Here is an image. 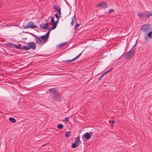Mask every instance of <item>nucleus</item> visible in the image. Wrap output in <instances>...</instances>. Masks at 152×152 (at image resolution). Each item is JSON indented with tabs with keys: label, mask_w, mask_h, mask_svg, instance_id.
Listing matches in <instances>:
<instances>
[{
	"label": "nucleus",
	"mask_w": 152,
	"mask_h": 152,
	"mask_svg": "<svg viewBox=\"0 0 152 152\" xmlns=\"http://www.w3.org/2000/svg\"><path fill=\"white\" fill-rule=\"evenodd\" d=\"M50 96L55 102H58L61 100V96L60 93L55 88L49 89Z\"/></svg>",
	"instance_id": "nucleus-1"
},
{
	"label": "nucleus",
	"mask_w": 152,
	"mask_h": 152,
	"mask_svg": "<svg viewBox=\"0 0 152 152\" xmlns=\"http://www.w3.org/2000/svg\"><path fill=\"white\" fill-rule=\"evenodd\" d=\"M34 36L35 37V41L36 43L40 44L42 43V44L46 42L48 40V38H47L44 35L39 37L34 35Z\"/></svg>",
	"instance_id": "nucleus-2"
},
{
	"label": "nucleus",
	"mask_w": 152,
	"mask_h": 152,
	"mask_svg": "<svg viewBox=\"0 0 152 152\" xmlns=\"http://www.w3.org/2000/svg\"><path fill=\"white\" fill-rule=\"evenodd\" d=\"M151 16H152L151 11H146L142 12H139L138 14V16L140 19H147L149 18Z\"/></svg>",
	"instance_id": "nucleus-3"
},
{
	"label": "nucleus",
	"mask_w": 152,
	"mask_h": 152,
	"mask_svg": "<svg viewBox=\"0 0 152 152\" xmlns=\"http://www.w3.org/2000/svg\"><path fill=\"white\" fill-rule=\"evenodd\" d=\"M140 29L143 32L147 33L152 28L150 27L149 24H146L142 26Z\"/></svg>",
	"instance_id": "nucleus-4"
},
{
	"label": "nucleus",
	"mask_w": 152,
	"mask_h": 152,
	"mask_svg": "<svg viewBox=\"0 0 152 152\" xmlns=\"http://www.w3.org/2000/svg\"><path fill=\"white\" fill-rule=\"evenodd\" d=\"M80 137L78 136L75 139L74 143H72L71 147L72 148H75L77 147L80 144Z\"/></svg>",
	"instance_id": "nucleus-5"
},
{
	"label": "nucleus",
	"mask_w": 152,
	"mask_h": 152,
	"mask_svg": "<svg viewBox=\"0 0 152 152\" xmlns=\"http://www.w3.org/2000/svg\"><path fill=\"white\" fill-rule=\"evenodd\" d=\"M130 51L128 52L127 56H125V58L126 59H128L132 57L135 52L134 48H132Z\"/></svg>",
	"instance_id": "nucleus-6"
},
{
	"label": "nucleus",
	"mask_w": 152,
	"mask_h": 152,
	"mask_svg": "<svg viewBox=\"0 0 152 152\" xmlns=\"http://www.w3.org/2000/svg\"><path fill=\"white\" fill-rule=\"evenodd\" d=\"M37 26L34 24L33 22H29L27 25L26 26H24L23 27L24 29H27L28 28H36Z\"/></svg>",
	"instance_id": "nucleus-7"
},
{
	"label": "nucleus",
	"mask_w": 152,
	"mask_h": 152,
	"mask_svg": "<svg viewBox=\"0 0 152 152\" xmlns=\"http://www.w3.org/2000/svg\"><path fill=\"white\" fill-rule=\"evenodd\" d=\"M50 22L52 26V27L50 28V30H54L56 28L58 20L55 22L54 20V18L52 17L50 20Z\"/></svg>",
	"instance_id": "nucleus-8"
},
{
	"label": "nucleus",
	"mask_w": 152,
	"mask_h": 152,
	"mask_svg": "<svg viewBox=\"0 0 152 152\" xmlns=\"http://www.w3.org/2000/svg\"><path fill=\"white\" fill-rule=\"evenodd\" d=\"M96 6L99 7H101L104 9L107 8V3L103 1L101 2L96 5Z\"/></svg>",
	"instance_id": "nucleus-9"
},
{
	"label": "nucleus",
	"mask_w": 152,
	"mask_h": 152,
	"mask_svg": "<svg viewBox=\"0 0 152 152\" xmlns=\"http://www.w3.org/2000/svg\"><path fill=\"white\" fill-rule=\"evenodd\" d=\"M27 45L28 46L29 50L31 48L33 50L36 49V45L35 43L34 42H30Z\"/></svg>",
	"instance_id": "nucleus-10"
},
{
	"label": "nucleus",
	"mask_w": 152,
	"mask_h": 152,
	"mask_svg": "<svg viewBox=\"0 0 152 152\" xmlns=\"http://www.w3.org/2000/svg\"><path fill=\"white\" fill-rule=\"evenodd\" d=\"M53 7L54 9L56 10L57 12H58L59 15L61 14V8L59 6H58V5H54Z\"/></svg>",
	"instance_id": "nucleus-11"
},
{
	"label": "nucleus",
	"mask_w": 152,
	"mask_h": 152,
	"mask_svg": "<svg viewBox=\"0 0 152 152\" xmlns=\"http://www.w3.org/2000/svg\"><path fill=\"white\" fill-rule=\"evenodd\" d=\"M40 27L42 29H47L48 28L47 23H42L41 24L39 25Z\"/></svg>",
	"instance_id": "nucleus-12"
},
{
	"label": "nucleus",
	"mask_w": 152,
	"mask_h": 152,
	"mask_svg": "<svg viewBox=\"0 0 152 152\" xmlns=\"http://www.w3.org/2000/svg\"><path fill=\"white\" fill-rule=\"evenodd\" d=\"M84 137H85V138L87 140L89 139L91 137V135L90 133L88 132L86 133L85 134L83 135Z\"/></svg>",
	"instance_id": "nucleus-13"
},
{
	"label": "nucleus",
	"mask_w": 152,
	"mask_h": 152,
	"mask_svg": "<svg viewBox=\"0 0 152 152\" xmlns=\"http://www.w3.org/2000/svg\"><path fill=\"white\" fill-rule=\"evenodd\" d=\"M15 45V44L13 43H8L6 44L5 45L7 47H9L13 48H14Z\"/></svg>",
	"instance_id": "nucleus-14"
},
{
	"label": "nucleus",
	"mask_w": 152,
	"mask_h": 152,
	"mask_svg": "<svg viewBox=\"0 0 152 152\" xmlns=\"http://www.w3.org/2000/svg\"><path fill=\"white\" fill-rule=\"evenodd\" d=\"M76 19V16L74 15L72 17V21L71 23L70 24L71 26H73L74 25V22L75 21Z\"/></svg>",
	"instance_id": "nucleus-15"
},
{
	"label": "nucleus",
	"mask_w": 152,
	"mask_h": 152,
	"mask_svg": "<svg viewBox=\"0 0 152 152\" xmlns=\"http://www.w3.org/2000/svg\"><path fill=\"white\" fill-rule=\"evenodd\" d=\"M148 36L150 39L152 38V28L148 32Z\"/></svg>",
	"instance_id": "nucleus-16"
},
{
	"label": "nucleus",
	"mask_w": 152,
	"mask_h": 152,
	"mask_svg": "<svg viewBox=\"0 0 152 152\" xmlns=\"http://www.w3.org/2000/svg\"><path fill=\"white\" fill-rule=\"evenodd\" d=\"M21 49L23 50H28V46L27 45V46H23L21 47Z\"/></svg>",
	"instance_id": "nucleus-17"
},
{
	"label": "nucleus",
	"mask_w": 152,
	"mask_h": 152,
	"mask_svg": "<svg viewBox=\"0 0 152 152\" xmlns=\"http://www.w3.org/2000/svg\"><path fill=\"white\" fill-rule=\"evenodd\" d=\"M22 46L20 44L18 45H15V48H17L20 49H21Z\"/></svg>",
	"instance_id": "nucleus-18"
},
{
	"label": "nucleus",
	"mask_w": 152,
	"mask_h": 152,
	"mask_svg": "<svg viewBox=\"0 0 152 152\" xmlns=\"http://www.w3.org/2000/svg\"><path fill=\"white\" fill-rule=\"evenodd\" d=\"M9 120L11 122L14 123L15 122L16 120H15L13 118L10 117L9 118Z\"/></svg>",
	"instance_id": "nucleus-19"
},
{
	"label": "nucleus",
	"mask_w": 152,
	"mask_h": 152,
	"mask_svg": "<svg viewBox=\"0 0 152 152\" xmlns=\"http://www.w3.org/2000/svg\"><path fill=\"white\" fill-rule=\"evenodd\" d=\"M71 131L67 132H66L65 136L67 137H69L71 135L70 134Z\"/></svg>",
	"instance_id": "nucleus-20"
},
{
	"label": "nucleus",
	"mask_w": 152,
	"mask_h": 152,
	"mask_svg": "<svg viewBox=\"0 0 152 152\" xmlns=\"http://www.w3.org/2000/svg\"><path fill=\"white\" fill-rule=\"evenodd\" d=\"M113 68H110L109 69H108V70H106V71H105L103 73H104V75H106V74H107L108 72H110L111 71V70L113 69Z\"/></svg>",
	"instance_id": "nucleus-21"
},
{
	"label": "nucleus",
	"mask_w": 152,
	"mask_h": 152,
	"mask_svg": "<svg viewBox=\"0 0 152 152\" xmlns=\"http://www.w3.org/2000/svg\"><path fill=\"white\" fill-rule=\"evenodd\" d=\"M51 30H50V28L49 29V30L48 32L44 35L48 39V38L49 37V34H50V31Z\"/></svg>",
	"instance_id": "nucleus-22"
},
{
	"label": "nucleus",
	"mask_w": 152,
	"mask_h": 152,
	"mask_svg": "<svg viewBox=\"0 0 152 152\" xmlns=\"http://www.w3.org/2000/svg\"><path fill=\"white\" fill-rule=\"evenodd\" d=\"M64 126L63 124H58L57 126V127L59 129H62L63 127Z\"/></svg>",
	"instance_id": "nucleus-23"
},
{
	"label": "nucleus",
	"mask_w": 152,
	"mask_h": 152,
	"mask_svg": "<svg viewBox=\"0 0 152 152\" xmlns=\"http://www.w3.org/2000/svg\"><path fill=\"white\" fill-rule=\"evenodd\" d=\"M104 73H103L100 76V77L98 78V81H100V80H101L102 78H103L104 76Z\"/></svg>",
	"instance_id": "nucleus-24"
},
{
	"label": "nucleus",
	"mask_w": 152,
	"mask_h": 152,
	"mask_svg": "<svg viewBox=\"0 0 152 152\" xmlns=\"http://www.w3.org/2000/svg\"><path fill=\"white\" fill-rule=\"evenodd\" d=\"M55 15L56 17L58 19V20L60 18V16L59 15L58 13H55Z\"/></svg>",
	"instance_id": "nucleus-25"
},
{
	"label": "nucleus",
	"mask_w": 152,
	"mask_h": 152,
	"mask_svg": "<svg viewBox=\"0 0 152 152\" xmlns=\"http://www.w3.org/2000/svg\"><path fill=\"white\" fill-rule=\"evenodd\" d=\"M80 26V24H77L76 25H75L74 26V29H76L79 26Z\"/></svg>",
	"instance_id": "nucleus-26"
},
{
	"label": "nucleus",
	"mask_w": 152,
	"mask_h": 152,
	"mask_svg": "<svg viewBox=\"0 0 152 152\" xmlns=\"http://www.w3.org/2000/svg\"><path fill=\"white\" fill-rule=\"evenodd\" d=\"M63 46V45H62V43H61L59 44L56 47L57 48H59Z\"/></svg>",
	"instance_id": "nucleus-27"
},
{
	"label": "nucleus",
	"mask_w": 152,
	"mask_h": 152,
	"mask_svg": "<svg viewBox=\"0 0 152 152\" xmlns=\"http://www.w3.org/2000/svg\"><path fill=\"white\" fill-rule=\"evenodd\" d=\"M72 60H73V59H71V60H65V61H64L65 62H69V63H71V62L72 61H73Z\"/></svg>",
	"instance_id": "nucleus-28"
},
{
	"label": "nucleus",
	"mask_w": 152,
	"mask_h": 152,
	"mask_svg": "<svg viewBox=\"0 0 152 152\" xmlns=\"http://www.w3.org/2000/svg\"><path fill=\"white\" fill-rule=\"evenodd\" d=\"M64 120L66 122H68L69 121V118L68 117H66Z\"/></svg>",
	"instance_id": "nucleus-29"
},
{
	"label": "nucleus",
	"mask_w": 152,
	"mask_h": 152,
	"mask_svg": "<svg viewBox=\"0 0 152 152\" xmlns=\"http://www.w3.org/2000/svg\"><path fill=\"white\" fill-rule=\"evenodd\" d=\"M114 10L113 9H110L109 10V14H110V13H112V12H113L114 11Z\"/></svg>",
	"instance_id": "nucleus-30"
},
{
	"label": "nucleus",
	"mask_w": 152,
	"mask_h": 152,
	"mask_svg": "<svg viewBox=\"0 0 152 152\" xmlns=\"http://www.w3.org/2000/svg\"><path fill=\"white\" fill-rule=\"evenodd\" d=\"M78 58V57L77 56L76 57H75V58H73L72 59L73 60H72V61H74L76 60Z\"/></svg>",
	"instance_id": "nucleus-31"
},
{
	"label": "nucleus",
	"mask_w": 152,
	"mask_h": 152,
	"mask_svg": "<svg viewBox=\"0 0 152 152\" xmlns=\"http://www.w3.org/2000/svg\"><path fill=\"white\" fill-rule=\"evenodd\" d=\"M78 58V57L77 56L76 57H75V58H73L72 59L73 60H72V61H74L76 60Z\"/></svg>",
	"instance_id": "nucleus-32"
},
{
	"label": "nucleus",
	"mask_w": 152,
	"mask_h": 152,
	"mask_svg": "<svg viewBox=\"0 0 152 152\" xmlns=\"http://www.w3.org/2000/svg\"><path fill=\"white\" fill-rule=\"evenodd\" d=\"M137 40H136L135 44L132 47L133 48H134L136 46L137 44Z\"/></svg>",
	"instance_id": "nucleus-33"
},
{
	"label": "nucleus",
	"mask_w": 152,
	"mask_h": 152,
	"mask_svg": "<svg viewBox=\"0 0 152 152\" xmlns=\"http://www.w3.org/2000/svg\"><path fill=\"white\" fill-rule=\"evenodd\" d=\"M83 51H82L81 53H80L79 54H78L77 56L79 57L81 55V53H82L83 52Z\"/></svg>",
	"instance_id": "nucleus-34"
},
{
	"label": "nucleus",
	"mask_w": 152,
	"mask_h": 152,
	"mask_svg": "<svg viewBox=\"0 0 152 152\" xmlns=\"http://www.w3.org/2000/svg\"><path fill=\"white\" fill-rule=\"evenodd\" d=\"M83 51H82L81 53H80L79 54H78L77 56L79 57L81 55V53H82L83 52Z\"/></svg>",
	"instance_id": "nucleus-35"
},
{
	"label": "nucleus",
	"mask_w": 152,
	"mask_h": 152,
	"mask_svg": "<svg viewBox=\"0 0 152 152\" xmlns=\"http://www.w3.org/2000/svg\"><path fill=\"white\" fill-rule=\"evenodd\" d=\"M115 121L114 120L112 121V123L113 124H114L115 123Z\"/></svg>",
	"instance_id": "nucleus-36"
},
{
	"label": "nucleus",
	"mask_w": 152,
	"mask_h": 152,
	"mask_svg": "<svg viewBox=\"0 0 152 152\" xmlns=\"http://www.w3.org/2000/svg\"><path fill=\"white\" fill-rule=\"evenodd\" d=\"M66 43V42H64L63 43H62V45L63 46L65 45V44Z\"/></svg>",
	"instance_id": "nucleus-37"
},
{
	"label": "nucleus",
	"mask_w": 152,
	"mask_h": 152,
	"mask_svg": "<svg viewBox=\"0 0 152 152\" xmlns=\"http://www.w3.org/2000/svg\"><path fill=\"white\" fill-rule=\"evenodd\" d=\"M1 2L0 1V8L1 7Z\"/></svg>",
	"instance_id": "nucleus-38"
},
{
	"label": "nucleus",
	"mask_w": 152,
	"mask_h": 152,
	"mask_svg": "<svg viewBox=\"0 0 152 152\" xmlns=\"http://www.w3.org/2000/svg\"><path fill=\"white\" fill-rule=\"evenodd\" d=\"M90 134H91L92 135H93V133L92 132H90Z\"/></svg>",
	"instance_id": "nucleus-39"
}]
</instances>
